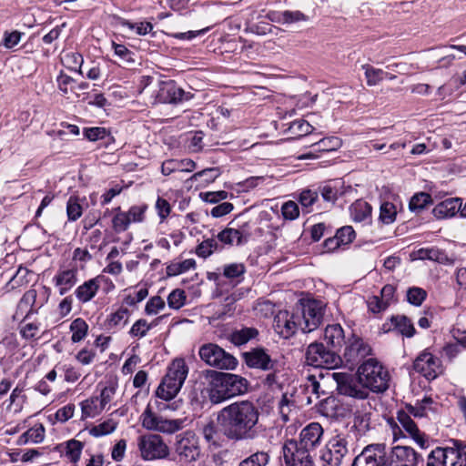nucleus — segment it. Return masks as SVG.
<instances>
[{
	"label": "nucleus",
	"mask_w": 466,
	"mask_h": 466,
	"mask_svg": "<svg viewBox=\"0 0 466 466\" xmlns=\"http://www.w3.org/2000/svg\"><path fill=\"white\" fill-rule=\"evenodd\" d=\"M259 420L258 406L248 400H238L225 406L217 416L220 432L234 442L256 440L262 428Z\"/></svg>",
	"instance_id": "nucleus-1"
},
{
	"label": "nucleus",
	"mask_w": 466,
	"mask_h": 466,
	"mask_svg": "<svg viewBox=\"0 0 466 466\" xmlns=\"http://www.w3.org/2000/svg\"><path fill=\"white\" fill-rule=\"evenodd\" d=\"M248 380L236 374L217 372L210 381L208 398L211 403L219 404L248 391Z\"/></svg>",
	"instance_id": "nucleus-2"
},
{
	"label": "nucleus",
	"mask_w": 466,
	"mask_h": 466,
	"mask_svg": "<svg viewBox=\"0 0 466 466\" xmlns=\"http://www.w3.org/2000/svg\"><path fill=\"white\" fill-rule=\"evenodd\" d=\"M295 309L299 317V322L302 323V332L309 333L321 324L325 310V304L321 300L301 299Z\"/></svg>",
	"instance_id": "nucleus-3"
},
{
	"label": "nucleus",
	"mask_w": 466,
	"mask_h": 466,
	"mask_svg": "<svg viewBox=\"0 0 466 466\" xmlns=\"http://www.w3.org/2000/svg\"><path fill=\"white\" fill-rule=\"evenodd\" d=\"M349 452L347 437L337 434L331 437L319 451L320 466H341Z\"/></svg>",
	"instance_id": "nucleus-4"
},
{
	"label": "nucleus",
	"mask_w": 466,
	"mask_h": 466,
	"mask_svg": "<svg viewBox=\"0 0 466 466\" xmlns=\"http://www.w3.org/2000/svg\"><path fill=\"white\" fill-rule=\"evenodd\" d=\"M306 362L314 367L332 370L339 367L342 360L334 350L326 349L323 343L313 342L307 349Z\"/></svg>",
	"instance_id": "nucleus-5"
},
{
	"label": "nucleus",
	"mask_w": 466,
	"mask_h": 466,
	"mask_svg": "<svg viewBox=\"0 0 466 466\" xmlns=\"http://www.w3.org/2000/svg\"><path fill=\"white\" fill-rule=\"evenodd\" d=\"M198 353L200 359L208 365L220 370H233L238 364L235 357L213 343L201 346Z\"/></svg>",
	"instance_id": "nucleus-6"
},
{
	"label": "nucleus",
	"mask_w": 466,
	"mask_h": 466,
	"mask_svg": "<svg viewBox=\"0 0 466 466\" xmlns=\"http://www.w3.org/2000/svg\"><path fill=\"white\" fill-rule=\"evenodd\" d=\"M319 376L321 379H332L336 381L337 390L339 394L353 397L356 399H365L368 397L364 388L360 387L359 380L354 375L348 372H329L325 375L319 371Z\"/></svg>",
	"instance_id": "nucleus-7"
},
{
	"label": "nucleus",
	"mask_w": 466,
	"mask_h": 466,
	"mask_svg": "<svg viewBox=\"0 0 466 466\" xmlns=\"http://www.w3.org/2000/svg\"><path fill=\"white\" fill-rule=\"evenodd\" d=\"M137 448L144 460L162 459L168 455L169 450L163 438L157 434H145L137 438Z\"/></svg>",
	"instance_id": "nucleus-8"
},
{
	"label": "nucleus",
	"mask_w": 466,
	"mask_h": 466,
	"mask_svg": "<svg viewBox=\"0 0 466 466\" xmlns=\"http://www.w3.org/2000/svg\"><path fill=\"white\" fill-rule=\"evenodd\" d=\"M311 452L299 445L296 439H288L282 445L285 466H314Z\"/></svg>",
	"instance_id": "nucleus-9"
},
{
	"label": "nucleus",
	"mask_w": 466,
	"mask_h": 466,
	"mask_svg": "<svg viewBox=\"0 0 466 466\" xmlns=\"http://www.w3.org/2000/svg\"><path fill=\"white\" fill-rule=\"evenodd\" d=\"M175 451L181 461L191 462L198 459L200 449L197 435L191 431H184L176 437Z\"/></svg>",
	"instance_id": "nucleus-10"
},
{
	"label": "nucleus",
	"mask_w": 466,
	"mask_h": 466,
	"mask_svg": "<svg viewBox=\"0 0 466 466\" xmlns=\"http://www.w3.org/2000/svg\"><path fill=\"white\" fill-rule=\"evenodd\" d=\"M142 426L149 431L174 433L183 427V420H167L153 412L149 406L141 415Z\"/></svg>",
	"instance_id": "nucleus-11"
},
{
	"label": "nucleus",
	"mask_w": 466,
	"mask_h": 466,
	"mask_svg": "<svg viewBox=\"0 0 466 466\" xmlns=\"http://www.w3.org/2000/svg\"><path fill=\"white\" fill-rule=\"evenodd\" d=\"M419 454L410 447L396 446L380 457V466H416Z\"/></svg>",
	"instance_id": "nucleus-12"
},
{
	"label": "nucleus",
	"mask_w": 466,
	"mask_h": 466,
	"mask_svg": "<svg viewBox=\"0 0 466 466\" xmlns=\"http://www.w3.org/2000/svg\"><path fill=\"white\" fill-rule=\"evenodd\" d=\"M302 323L299 322L296 309L293 312L287 310L279 311L273 320L275 332L282 339H288L294 336L299 329H301Z\"/></svg>",
	"instance_id": "nucleus-13"
},
{
	"label": "nucleus",
	"mask_w": 466,
	"mask_h": 466,
	"mask_svg": "<svg viewBox=\"0 0 466 466\" xmlns=\"http://www.w3.org/2000/svg\"><path fill=\"white\" fill-rule=\"evenodd\" d=\"M371 352V347L363 339L352 335L346 343L343 357L346 363L353 369Z\"/></svg>",
	"instance_id": "nucleus-14"
},
{
	"label": "nucleus",
	"mask_w": 466,
	"mask_h": 466,
	"mask_svg": "<svg viewBox=\"0 0 466 466\" xmlns=\"http://www.w3.org/2000/svg\"><path fill=\"white\" fill-rule=\"evenodd\" d=\"M379 361L376 358L364 360L358 369L359 383L372 392H379Z\"/></svg>",
	"instance_id": "nucleus-15"
},
{
	"label": "nucleus",
	"mask_w": 466,
	"mask_h": 466,
	"mask_svg": "<svg viewBox=\"0 0 466 466\" xmlns=\"http://www.w3.org/2000/svg\"><path fill=\"white\" fill-rule=\"evenodd\" d=\"M243 358L249 368L280 371L279 361L271 359L264 349L257 348L247 351L243 353Z\"/></svg>",
	"instance_id": "nucleus-16"
},
{
	"label": "nucleus",
	"mask_w": 466,
	"mask_h": 466,
	"mask_svg": "<svg viewBox=\"0 0 466 466\" xmlns=\"http://www.w3.org/2000/svg\"><path fill=\"white\" fill-rule=\"evenodd\" d=\"M190 98V93L185 92L174 81L162 82L157 95L158 102L167 104H177Z\"/></svg>",
	"instance_id": "nucleus-17"
},
{
	"label": "nucleus",
	"mask_w": 466,
	"mask_h": 466,
	"mask_svg": "<svg viewBox=\"0 0 466 466\" xmlns=\"http://www.w3.org/2000/svg\"><path fill=\"white\" fill-rule=\"evenodd\" d=\"M413 369L428 380H433L438 376L440 360L431 352L422 351L414 360Z\"/></svg>",
	"instance_id": "nucleus-18"
},
{
	"label": "nucleus",
	"mask_w": 466,
	"mask_h": 466,
	"mask_svg": "<svg viewBox=\"0 0 466 466\" xmlns=\"http://www.w3.org/2000/svg\"><path fill=\"white\" fill-rule=\"evenodd\" d=\"M323 436V428L318 422H311L303 428L297 441L310 452L319 446Z\"/></svg>",
	"instance_id": "nucleus-19"
},
{
	"label": "nucleus",
	"mask_w": 466,
	"mask_h": 466,
	"mask_svg": "<svg viewBox=\"0 0 466 466\" xmlns=\"http://www.w3.org/2000/svg\"><path fill=\"white\" fill-rule=\"evenodd\" d=\"M461 461H458V455L454 448H436L429 457L427 466H462Z\"/></svg>",
	"instance_id": "nucleus-20"
},
{
	"label": "nucleus",
	"mask_w": 466,
	"mask_h": 466,
	"mask_svg": "<svg viewBox=\"0 0 466 466\" xmlns=\"http://www.w3.org/2000/svg\"><path fill=\"white\" fill-rule=\"evenodd\" d=\"M410 414L405 411L398 412V420L402 428L410 434L414 441L422 449L428 447V439L417 427L416 423L411 420Z\"/></svg>",
	"instance_id": "nucleus-21"
},
{
	"label": "nucleus",
	"mask_w": 466,
	"mask_h": 466,
	"mask_svg": "<svg viewBox=\"0 0 466 466\" xmlns=\"http://www.w3.org/2000/svg\"><path fill=\"white\" fill-rule=\"evenodd\" d=\"M410 256L412 260L429 259L444 265H452L454 263V259L450 258L445 251L435 248H421L412 251Z\"/></svg>",
	"instance_id": "nucleus-22"
},
{
	"label": "nucleus",
	"mask_w": 466,
	"mask_h": 466,
	"mask_svg": "<svg viewBox=\"0 0 466 466\" xmlns=\"http://www.w3.org/2000/svg\"><path fill=\"white\" fill-rule=\"evenodd\" d=\"M184 382L165 375L161 383L157 389V396L162 400H169L177 396Z\"/></svg>",
	"instance_id": "nucleus-23"
},
{
	"label": "nucleus",
	"mask_w": 466,
	"mask_h": 466,
	"mask_svg": "<svg viewBox=\"0 0 466 466\" xmlns=\"http://www.w3.org/2000/svg\"><path fill=\"white\" fill-rule=\"evenodd\" d=\"M390 325L385 323L383 324L381 329L384 332H388L391 329V326H393L394 329L400 332L402 336L407 338H411L414 336L416 330L415 328L410 319L406 316H395L390 319Z\"/></svg>",
	"instance_id": "nucleus-24"
},
{
	"label": "nucleus",
	"mask_w": 466,
	"mask_h": 466,
	"mask_svg": "<svg viewBox=\"0 0 466 466\" xmlns=\"http://www.w3.org/2000/svg\"><path fill=\"white\" fill-rule=\"evenodd\" d=\"M77 271L76 268L61 269L54 277V281L59 289V294L64 295L76 283Z\"/></svg>",
	"instance_id": "nucleus-25"
},
{
	"label": "nucleus",
	"mask_w": 466,
	"mask_h": 466,
	"mask_svg": "<svg viewBox=\"0 0 466 466\" xmlns=\"http://www.w3.org/2000/svg\"><path fill=\"white\" fill-rule=\"evenodd\" d=\"M345 334L339 324L329 325L324 330V340L328 347L332 350H339L342 347Z\"/></svg>",
	"instance_id": "nucleus-26"
},
{
	"label": "nucleus",
	"mask_w": 466,
	"mask_h": 466,
	"mask_svg": "<svg viewBox=\"0 0 466 466\" xmlns=\"http://www.w3.org/2000/svg\"><path fill=\"white\" fill-rule=\"evenodd\" d=\"M401 210V202L396 197L391 201L380 203V223L391 224L396 220L398 213Z\"/></svg>",
	"instance_id": "nucleus-27"
},
{
	"label": "nucleus",
	"mask_w": 466,
	"mask_h": 466,
	"mask_svg": "<svg viewBox=\"0 0 466 466\" xmlns=\"http://www.w3.org/2000/svg\"><path fill=\"white\" fill-rule=\"evenodd\" d=\"M100 276L91 279L77 287L75 291L76 297L82 303L90 301L97 293L100 287Z\"/></svg>",
	"instance_id": "nucleus-28"
},
{
	"label": "nucleus",
	"mask_w": 466,
	"mask_h": 466,
	"mask_svg": "<svg viewBox=\"0 0 466 466\" xmlns=\"http://www.w3.org/2000/svg\"><path fill=\"white\" fill-rule=\"evenodd\" d=\"M461 208L460 198H448L439 203L432 210L437 218H445L453 217Z\"/></svg>",
	"instance_id": "nucleus-29"
},
{
	"label": "nucleus",
	"mask_w": 466,
	"mask_h": 466,
	"mask_svg": "<svg viewBox=\"0 0 466 466\" xmlns=\"http://www.w3.org/2000/svg\"><path fill=\"white\" fill-rule=\"evenodd\" d=\"M379 444L368 445L358 455L351 466H379Z\"/></svg>",
	"instance_id": "nucleus-30"
},
{
	"label": "nucleus",
	"mask_w": 466,
	"mask_h": 466,
	"mask_svg": "<svg viewBox=\"0 0 466 466\" xmlns=\"http://www.w3.org/2000/svg\"><path fill=\"white\" fill-rule=\"evenodd\" d=\"M434 400L431 397H424L421 400L412 404H406L405 408L409 414L413 415L416 418H422L427 416L428 411H434L435 409L432 407Z\"/></svg>",
	"instance_id": "nucleus-31"
},
{
	"label": "nucleus",
	"mask_w": 466,
	"mask_h": 466,
	"mask_svg": "<svg viewBox=\"0 0 466 466\" xmlns=\"http://www.w3.org/2000/svg\"><path fill=\"white\" fill-rule=\"evenodd\" d=\"M352 219L356 222H367L370 219L371 207L363 200L355 201L350 208Z\"/></svg>",
	"instance_id": "nucleus-32"
},
{
	"label": "nucleus",
	"mask_w": 466,
	"mask_h": 466,
	"mask_svg": "<svg viewBox=\"0 0 466 466\" xmlns=\"http://www.w3.org/2000/svg\"><path fill=\"white\" fill-rule=\"evenodd\" d=\"M45 439V428L42 424L34 427L24 432L16 441L18 445H25L28 443H40Z\"/></svg>",
	"instance_id": "nucleus-33"
},
{
	"label": "nucleus",
	"mask_w": 466,
	"mask_h": 466,
	"mask_svg": "<svg viewBox=\"0 0 466 466\" xmlns=\"http://www.w3.org/2000/svg\"><path fill=\"white\" fill-rule=\"evenodd\" d=\"M104 410L105 407L99 401L97 396H93L81 402L82 419L95 418Z\"/></svg>",
	"instance_id": "nucleus-34"
},
{
	"label": "nucleus",
	"mask_w": 466,
	"mask_h": 466,
	"mask_svg": "<svg viewBox=\"0 0 466 466\" xmlns=\"http://www.w3.org/2000/svg\"><path fill=\"white\" fill-rule=\"evenodd\" d=\"M162 318L163 317L157 318L150 323L145 319H139L132 325L129 334L134 338H144L152 328L158 325Z\"/></svg>",
	"instance_id": "nucleus-35"
},
{
	"label": "nucleus",
	"mask_w": 466,
	"mask_h": 466,
	"mask_svg": "<svg viewBox=\"0 0 466 466\" xmlns=\"http://www.w3.org/2000/svg\"><path fill=\"white\" fill-rule=\"evenodd\" d=\"M187 374L188 368L184 359H175L168 366L166 375L170 376L172 379L185 382Z\"/></svg>",
	"instance_id": "nucleus-36"
},
{
	"label": "nucleus",
	"mask_w": 466,
	"mask_h": 466,
	"mask_svg": "<svg viewBox=\"0 0 466 466\" xmlns=\"http://www.w3.org/2000/svg\"><path fill=\"white\" fill-rule=\"evenodd\" d=\"M243 232L239 229L227 228L218 234V239L228 245H240L243 242Z\"/></svg>",
	"instance_id": "nucleus-37"
},
{
	"label": "nucleus",
	"mask_w": 466,
	"mask_h": 466,
	"mask_svg": "<svg viewBox=\"0 0 466 466\" xmlns=\"http://www.w3.org/2000/svg\"><path fill=\"white\" fill-rule=\"evenodd\" d=\"M70 330L72 331L71 340L74 343H77L86 338L88 330V325L83 319L77 318L72 321Z\"/></svg>",
	"instance_id": "nucleus-38"
},
{
	"label": "nucleus",
	"mask_w": 466,
	"mask_h": 466,
	"mask_svg": "<svg viewBox=\"0 0 466 466\" xmlns=\"http://www.w3.org/2000/svg\"><path fill=\"white\" fill-rule=\"evenodd\" d=\"M341 140L337 137H325L312 145L314 152H329L340 147Z\"/></svg>",
	"instance_id": "nucleus-39"
},
{
	"label": "nucleus",
	"mask_w": 466,
	"mask_h": 466,
	"mask_svg": "<svg viewBox=\"0 0 466 466\" xmlns=\"http://www.w3.org/2000/svg\"><path fill=\"white\" fill-rule=\"evenodd\" d=\"M83 448V442L74 439L70 440L66 443V456L71 462L76 464L80 460Z\"/></svg>",
	"instance_id": "nucleus-40"
},
{
	"label": "nucleus",
	"mask_w": 466,
	"mask_h": 466,
	"mask_svg": "<svg viewBox=\"0 0 466 466\" xmlns=\"http://www.w3.org/2000/svg\"><path fill=\"white\" fill-rule=\"evenodd\" d=\"M36 297L37 293L35 289H31L27 290L21 298L17 306V310L21 313H25L27 316L33 310V306L35 303Z\"/></svg>",
	"instance_id": "nucleus-41"
},
{
	"label": "nucleus",
	"mask_w": 466,
	"mask_h": 466,
	"mask_svg": "<svg viewBox=\"0 0 466 466\" xmlns=\"http://www.w3.org/2000/svg\"><path fill=\"white\" fill-rule=\"evenodd\" d=\"M195 268V259L187 258L181 262L171 263L170 265H168L167 267V275L169 277L177 276Z\"/></svg>",
	"instance_id": "nucleus-42"
},
{
	"label": "nucleus",
	"mask_w": 466,
	"mask_h": 466,
	"mask_svg": "<svg viewBox=\"0 0 466 466\" xmlns=\"http://www.w3.org/2000/svg\"><path fill=\"white\" fill-rule=\"evenodd\" d=\"M117 427V422L113 419H108L98 425L92 427L89 430L90 435L94 437H102L107 434L112 433L116 431Z\"/></svg>",
	"instance_id": "nucleus-43"
},
{
	"label": "nucleus",
	"mask_w": 466,
	"mask_h": 466,
	"mask_svg": "<svg viewBox=\"0 0 466 466\" xmlns=\"http://www.w3.org/2000/svg\"><path fill=\"white\" fill-rule=\"evenodd\" d=\"M269 461V455L266 451H257L241 461L238 466H266Z\"/></svg>",
	"instance_id": "nucleus-44"
},
{
	"label": "nucleus",
	"mask_w": 466,
	"mask_h": 466,
	"mask_svg": "<svg viewBox=\"0 0 466 466\" xmlns=\"http://www.w3.org/2000/svg\"><path fill=\"white\" fill-rule=\"evenodd\" d=\"M313 127L304 119H298L289 124V131L295 137H303L313 131Z\"/></svg>",
	"instance_id": "nucleus-45"
},
{
	"label": "nucleus",
	"mask_w": 466,
	"mask_h": 466,
	"mask_svg": "<svg viewBox=\"0 0 466 466\" xmlns=\"http://www.w3.org/2000/svg\"><path fill=\"white\" fill-rule=\"evenodd\" d=\"M83 214V208L77 197L71 196L66 203V215L69 221L77 220Z\"/></svg>",
	"instance_id": "nucleus-46"
},
{
	"label": "nucleus",
	"mask_w": 466,
	"mask_h": 466,
	"mask_svg": "<svg viewBox=\"0 0 466 466\" xmlns=\"http://www.w3.org/2000/svg\"><path fill=\"white\" fill-rule=\"evenodd\" d=\"M319 378L322 380L319 375H309L308 376V381L306 383V390L309 393H311L315 396L316 399H319L320 396L327 395L328 392L322 388L319 380H318Z\"/></svg>",
	"instance_id": "nucleus-47"
},
{
	"label": "nucleus",
	"mask_w": 466,
	"mask_h": 466,
	"mask_svg": "<svg viewBox=\"0 0 466 466\" xmlns=\"http://www.w3.org/2000/svg\"><path fill=\"white\" fill-rule=\"evenodd\" d=\"M430 203H431V195L428 193H425V192H420V193L415 194L410 198L409 207H410V209L412 211L421 210Z\"/></svg>",
	"instance_id": "nucleus-48"
},
{
	"label": "nucleus",
	"mask_w": 466,
	"mask_h": 466,
	"mask_svg": "<svg viewBox=\"0 0 466 466\" xmlns=\"http://www.w3.org/2000/svg\"><path fill=\"white\" fill-rule=\"evenodd\" d=\"M294 407L295 402L292 400V396L288 395V393L282 394L281 399L279 401V410L284 421L289 420V415Z\"/></svg>",
	"instance_id": "nucleus-49"
},
{
	"label": "nucleus",
	"mask_w": 466,
	"mask_h": 466,
	"mask_svg": "<svg viewBox=\"0 0 466 466\" xmlns=\"http://www.w3.org/2000/svg\"><path fill=\"white\" fill-rule=\"evenodd\" d=\"M185 291L180 289H174L167 297L168 307L174 309H179L185 305Z\"/></svg>",
	"instance_id": "nucleus-50"
},
{
	"label": "nucleus",
	"mask_w": 466,
	"mask_h": 466,
	"mask_svg": "<svg viewBox=\"0 0 466 466\" xmlns=\"http://www.w3.org/2000/svg\"><path fill=\"white\" fill-rule=\"evenodd\" d=\"M165 306V300L160 296H154L147 302L145 313L148 316L156 315L164 309Z\"/></svg>",
	"instance_id": "nucleus-51"
},
{
	"label": "nucleus",
	"mask_w": 466,
	"mask_h": 466,
	"mask_svg": "<svg viewBox=\"0 0 466 466\" xmlns=\"http://www.w3.org/2000/svg\"><path fill=\"white\" fill-rule=\"evenodd\" d=\"M130 311L128 309L121 307L116 312L112 313L108 319V325L116 327L120 324H126L129 319Z\"/></svg>",
	"instance_id": "nucleus-52"
},
{
	"label": "nucleus",
	"mask_w": 466,
	"mask_h": 466,
	"mask_svg": "<svg viewBox=\"0 0 466 466\" xmlns=\"http://www.w3.org/2000/svg\"><path fill=\"white\" fill-rule=\"evenodd\" d=\"M218 248V242L214 238L202 241L197 248L196 253L201 258H208Z\"/></svg>",
	"instance_id": "nucleus-53"
},
{
	"label": "nucleus",
	"mask_w": 466,
	"mask_h": 466,
	"mask_svg": "<svg viewBox=\"0 0 466 466\" xmlns=\"http://www.w3.org/2000/svg\"><path fill=\"white\" fill-rule=\"evenodd\" d=\"M426 296V291L423 289L417 287L410 288L407 291V299L410 304L414 306L421 305L425 300Z\"/></svg>",
	"instance_id": "nucleus-54"
},
{
	"label": "nucleus",
	"mask_w": 466,
	"mask_h": 466,
	"mask_svg": "<svg viewBox=\"0 0 466 466\" xmlns=\"http://www.w3.org/2000/svg\"><path fill=\"white\" fill-rule=\"evenodd\" d=\"M130 225V220L126 212L116 213L112 219V227L117 233L126 231Z\"/></svg>",
	"instance_id": "nucleus-55"
},
{
	"label": "nucleus",
	"mask_w": 466,
	"mask_h": 466,
	"mask_svg": "<svg viewBox=\"0 0 466 466\" xmlns=\"http://www.w3.org/2000/svg\"><path fill=\"white\" fill-rule=\"evenodd\" d=\"M246 268L242 263H231L224 266L223 275L227 279H235L242 276Z\"/></svg>",
	"instance_id": "nucleus-56"
},
{
	"label": "nucleus",
	"mask_w": 466,
	"mask_h": 466,
	"mask_svg": "<svg viewBox=\"0 0 466 466\" xmlns=\"http://www.w3.org/2000/svg\"><path fill=\"white\" fill-rule=\"evenodd\" d=\"M336 236L341 245H348L354 240L356 233L351 226H344L337 230Z\"/></svg>",
	"instance_id": "nucleus-57"
},
{
	"label": "nucleus",
	"mask_w": 466,
	"mask_h": 466,
	"mask_svg": "<svg viewBox=\"0 0 466 466\" xmlns=\"http://www.w3.org/2000/svg\"><path fill=\"white\" fill-rule=\"evenodd\" d=\"M116 385L115 383H110L107 386H105L100 394L97 396L99 401L106 408L108 403H110L116 394Z\"/></svg>",
	"instance_id": "nucleus-58"
},
{
	"label": "nucleus",
	"mask_w": 466,
	"mask_h": 466,
	"mask_svg": "<svg viewBox=\"0 0 466 466\" xmlns=\"http://www.w3.org/2000/svg\"><path fill=\"white\" fill-rule=\"evenodd\" d=\"M318 199V193L315 191H312L310 189L303 190L300 193L299 201L300 205L306 208V212H309V208L316 202Z\"/></svg>",
	"instance_id": "nucleus-59"
},
{
	"label": "nucleus",
	"mask_w": 466,
	"mask_h": 466,
	"mask_svg": "<svg viewBox=\"0 0 466 466\" xmlns=\"http://www.w3.org/2000/svg\"><path fill=\"white\" fill-rule=\"evenodd\" d=\"M84 135L90 141H96L109 137L106 129L99 127L86 128Z\"/></svg>",
	"instance_id": "nucleus-60"
},
{
	"label": "nucleus",
	"mask_w": 466,
	"mask_h": 466,
	"mask_svg": "<svg viewBox=\"0 0 466 466\" xmlns=\"http://www.w3.org/2000/svg\"><path fill=\"white\" fill-rule=\"evenodd\" d=\"M395 383L393 382L392 376L388 370L380 365V394L387 390H391L394 392Z\"/></svg>",
	"instance_id": "nucleus-61"
},
{
	"label": "nucleus",
	"mask_w": 466,
	"mask_h": 466,
	"mask_svg": "<svg viewBox=\"0 0 466 466\" xmlns=\"http://www.w3.org/2000/svg\"><path fill=\"white\" fill-rule=\"evenodd\" d=\"M220 175L219 169L217 167H210L203 169L199 172L195 173L190 179L198 180L199 177H205V182H213Z\"/></svg>",
	"instance_id": "nucleus-62"
},
{
	"label": "nucleus",
	"mask_w": 466,
	"mask_h": 466,
	"mask_svg": "<svg viewBox=\"0 0 466 466\" xmlns=\"http://www.w3.org/2000/svg\"><path fill=\"white\" fill-rule=\"evenodd\" d=\"M282 215L286 219L293 220L299 215V206L293 201L286 202L281 208Z\"/></svg>",
	"instance_id": "nucleus-63"
},
{
	"label": "nucleus",
	"mask_w": 466,
	"mask_h": 466,
	"mask_svg": "<svg viewBox=\"0 0 466 466\" xmlns=\"http://www.w3.org/2000/svg\"><path fill=\"white\" fill-rule=\"evenodd\" d=\"M22 33L18 31H13V32H5L4 38H3V46L5 48L11 49L21 40Z\"/></svg>",
	"instance_id": "nucleus-64"
}]
</instances>
